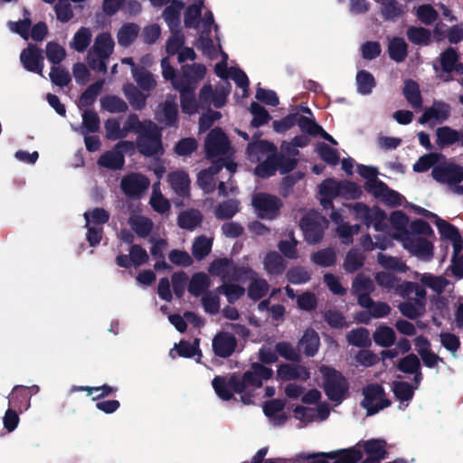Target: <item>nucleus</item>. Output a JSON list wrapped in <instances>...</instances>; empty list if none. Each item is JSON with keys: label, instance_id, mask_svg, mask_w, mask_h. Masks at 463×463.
<instances>
[{"label": "nucleus", "instance_id": "obj_5", "mask_svg": "<svg viewBox=\"0 0 463 463\" xmlns=\"http://www.w3.org/2000/svg\"><path fill=\"white\" fill-rule=\"evenodd\" d=\"M282 205V201L278 196L266 193H259L252 198V206L260 219H275Z\"/></svg>", "mask_w": 463, "mask_h": 463}, {"label": "nucleus", "instance_id": "obj_42", "mask_svg": "<svg viewBox=\"0 0 463 463\" xmlns=\"http://www.w3.org/2000/svg\"><path fill=\"white\" fill-rule=\"evenodd\" d=\"M139 28L137 24L128 23L123 24L117 33L118 43L121 46H129L137 37Z\"/></svg>", "mask_w": 463, "mask_h": 463}, {"label": "nucleus", "instance_id": "obj_26", "mask_svg": "<svg viewBox=\"0 0 463 463\" xmlns=\"http://www.w3.org/2000/svg\"><path fill=\"white\" fill-rule=\"evenodd\" d=\"M277 146L267 140H260L248 144L247 154L251 161H259L264 155L275 154Z\"/></svg>", "mask_w": 463, "mask_h": 463}, {"label": "nucleus", "instance_id": "obj_50", "mask_svg": "<svg viewBox=\"0 0 463 463\" xmlns=\"http://www.w3.org/2000/svg\"><path fill=\"white\" fill-rule=\"evenodd\" d=\"M311 260L321 267H331L336 262V254L334 249L326 248L314 252Z\"/></svg>", "mask_w": 463, "mask_h": 463}, {"label": "nucleus", "instance_id": "obj_38", "mask_svg": "<svg viewBox=\"0 0 463 463\" xmlns=\"http://www.w3.org/2000/svg\"><path fill=\"white\" fill-rule=\"evenodd\" d=\"M128 223L139 238L147 237L151 233L154 225L151 219L143 215L131 217Z\"/></svg>", "mask_w": 463, "mask_h": 463}, {"label": "nucleus", "instance_id": "obj_58", "mask_svg": "<svg viewBox=\"0 0 463 463\" xmlns=\"http://www.w3.org/2000/svg\"><path fill=\"white\" fill-rule=\"evenodd\" d=\"M213 387L216 394L223 401H230L232 397V388L230 386V379L228 382L222 376H215L213 380Z\"/></svg>", "mask_w": 463, "mask_h": 463}, {"label": "nucleus", "instance_id": "obj_27", "mask_svg": "<svg viewBox=\"0 0 463 463\" xmlns=\"http://www.w3.org/2000/svg\"><path fill=\"white\" fill-rule=\"evenodd\" d=\"M266 272L271 276L281 275L286 269V261L277 251L268 252L263 260Z\"/></svg>", "mask_w": 463, "mask_h": 463}, {"label": "nucleus", "instance_id": "obj_24", "mask_svg": "<svg viewBox=\"0 0 463 463\" xmlns=\"http://www.w3.org/2000/svg\"><path fill=\"white\" fill-rule=\"evenodd\" d=\"M203 216L197 209H189L179 213L177 224L181 229L194 231L203 222Z\"/></svg>", "mask_w": 463, "mask_h": 463}, {"label": "nucleus", "instance_id": "obj_32", "mask_svg": "<svg viewBox=\"0 0 463 463\" xmlns=\"http://www.w3.org/2000/svg\"><path fill=\"white\" fill-rule=\"evenodd\" d=\"M211 285V279L204 272L194 273L188 284V292L194 297H199L206 292Z\"/></svg>", "mask_w": 463, "mask_h": 463}, {"label": "nucleus", "instance_id": "obj_49", "mask_svg": "<svg viewBox=\"0 0 463 463\" xmlns=\"http://www.w3.org/2000/svg\"><path fill=\"white\" fill-rule=\"evenodd\" d=\"M346 340L349 345L357 347H368L371 345L369 332L364 327L353 329L346 335Z\"/></svg>", "mask_w": 463, "mask_h": 463}, {"label": "nucleus", "instance_id": "obj_61", "mask_svg": "<svg viewBox=\"0 0 463 463\" xmlns=\"http://www.w3.org/2000/svg\"><path fill=\"white\" fill-rule=\"evenodd\" d=\"M317 154L323 161L330 165H336L339 163L338 151L326 143L318 144Z\"/></svg>", "mask_w": 463, "mask_h": 463}, {"label": "nucleus", "instance_id": "obj_36", "mask_svg": "<svg viewBox=\"0 0 463 463\" xmlns=\"http://www.w3.org/2000/svg\"><path fill=\"white\" fill-rule=\"evenodd\" d=\"M364 400L361 402L363 408L366 409L368 414V409L374 407V401H378L381 396H385L383 387L378 383H370L363 390Z\"/></svg>", "mask_w": 463, "mask_h": 463}, {"label": "nucleus", "instance_id": "obj_59", "mask_svg": "<svg viewBox=\"0 0 463 463\" xmlns=\"http://www.w3.org/2000/svg\"><path fill=\"white\" fill-rule=\"evenodd\" d=\"M218 291L220 293H223L226 296L227 301L230 304L235 303L245 293V289L243 287L238 284H229L225 282L218 288Z\"/></svg>", "mask_w": 463, "mask_h": 463}, {"label": "nucleus", "instance_id": "obj_41", "mask_svg": "<svg viewBox=\"0 0 463 463\" xmlns=\"http://www.w3.org/2000/svg\"><path fill=\"white\" fill-rule=\"evenodd\" d=\"M80 391L87 392L89 396L97 392V395L93 396L92 400L99 401V400H101L105 397L111 395L112 393H115L118 391V389L116 387H112L108 384H103L101 386H97V387L73 385L70 390L71 392H80Z\"/></svg>", "mask_w": 463, "mask_h": 463}, {"label": "nucleus", "instance_id": "obj_12", "mask_svg": "<svg viewBox=\"0 0 463 463\" xmlns=\"http://www.w3.org/2000/svg\"><path fill=\"white\" fill-rule=\"evenodd\" d=\"M138 118H128L123 127H120V122L117 118H109L105 122L106 137L109 140H118L126 137L128 133H132V129L128 128L129 125L135 126Z\"/></svg>", "mask_w": 463, "mask_h": 463}, {"label": "nucleus", "instance_id": "obj_45", "mask_svg": "<svg viewBox=\"0 0 463 463\" xmlns=\"http://www.w3.org/2000/svg\"><path fill=\"white\" fill-rule=\"evenodd\" d=\"M376 284L385 289L388 292L396 291L401 278H398L394 274L387 271H378L374 275Z\"/></svg>", "mask_w": 463, "mask_h": 463}, {"label": "nucleus", "instance_id": "obj_28", "mask_svg": "<svg viewBox=\"0 0 463 463\" xmlns=\"http://www.w3.org/2000/svg\"><path fill=\"white\" fill-rule=\"evenodd\" d=\"M9 404L16 407L20 411L30 407L31 393L29 388L23 385L14 387L9 397Z\"/></svg>", "mask_w": 463, "mask_h": 463}, {"label": "nucleus", "instance_id": "obj_31", "mask_svg": "<svg viewBox=\"0 0 463 463\" xmlns=\"http://www.w3.org/2000/svg\"><path fill=\"white\" fill-rule=\"evenodd\" d=\"M103 112L119 114L127 112L128 107L124 99L115 95H106L100 99Z\"/></svg>", "mask_w": 463, "mask_h": 463}, {"label": "nucleus", "instance_id": "obj_57", "mask_svg": "<svg viewBox=\"0 0 463 463\" xmlns=\"http://www.w3.org/2000/svg\"><path fill=\"white\" fill-rule=\"evenodd\" d=\"M198 148V142L194 137L181 138L174 146V152L179 156H190Z\"/></svg>", "mask_w": 463, "mask_h": 463}, {"label": "nucleus", "instance_id": "obj_23", "mask_svg": "<svg viewBox=\"0 0 463 463\" xmlns=\"http://www.w3.org/2000/svg\"><path fill=\"white\" fill-rule=\"evenodd\" d=\"M122 90L134 109H141L146 106V99L149 96L148 92L143 91L132 83L124 84Z\"/></svg>", "mask_w": 463, "mask_h": 463}, {"label": "nucleus", "instance_id": "obj_7", "mask_svg": "<svg viewBox=\"0 0 463 463\" xmlns=\"http://www.w3.org/2000/svg\"><path fill=\"white\" fill-rule=\"evenodd\" d=\"M431 176L440 184H458L463 181V166L453 162L445 161L432 168Z\"/></svg>", "mask_w": 463, "mask_h": 463}, {"label": "nucleus", "instance_id": "obj_47", "mask_svg": "<svg viewBox=\"0 0 463 463\" xmlns=\"http://www.w3.org/2000/svg\"><path fill=\"white\" fill-rule=\"evenodd\" d=\"M213 241L204 235L198 236L192 246V253L197 260L205 259L212 250Z\"/></svg>", "mask_w": 463, "mask_h": 463}, {"label": "nucleus", "instance_id": "obj_44", "mask_svg": "<svg viewBox=\"0 0 463 463\" xmlns=\"http://www.w3.org/2000/svg\"><path fill=\"white\" fill-rule=\"evenodd\" d=\"M92 38L90 30L87 27L80 28L74 34L70 46L79 52L86 51Z\"/></svg>", "mask_w": 463, "mask_h": 463}, {"label": "nucleus", "instance_id": "obj_63", "mask_svg": "<svg viewBox=\"0 0 463 463\" xmlns=\"http://www.w3.org/2000/svg\"><path fill=\"white\" fill-rule=\"evenodd\" d=\"M275 350L278 354L286 360L298 363L301 360L300 354L294 349L288 342L281 341L276 344Z\"/></svg>", "mask_w": 463, "mask_h": 463}, {"label": "nucleus", "instance_id": "obj_18", "mask_svg": "<svg viewBox=\"0 0 463 463\" xmlns=\"http://www.w3.org/2000/svg\"><path fill=\"white\" fill-rule=\"evenodd\" d=\"M392 391L397 401L400 402L399 409L403 410L409 406L410 402L414 396V387L405 381H394L392 385Z\"/></svg>", "mask_w": 463, "mask_h": 463}, {"label": "nucleus", "instance_id": "obj_3", "mask_svg": "<svg viewBox=\"0 0 463 463\" xmlns=\"http://www.w3.org/2000/svg\"><path fill=\"white\" fill-rule=\"evenodd\" d=\"M323 389L327 398L336 403H341L346 397L349 383L343 373L335 368L322 366Z\"/></svg>", "mask_w": 463, "mask_h": 463}, {"label": "nucleus", "instance_id": "obj_20", "mask_svg": "<svg viewBox=\"0 0 463 463\" xmlns=\"http://www.w3.org/2000/svg\"><path fill=\"white\" fill-rule=\"evenodd\" d=\"M98 165L110 170H120L125 165V156L114 146L111 150L104 152L99 156Z\"/></svg>", "mask_w": 463, "mask_h": 463}, {"label": "nucleus", "instance_id": "obj_15", "mask_svg": "<svg viewBox=\"0 0 463 463\" xmlns=\"http://www.w3.org/2000/svg\"><path fill=\"white\" fill-rule=\"evenodd\" d=\"M278 377L281 381L301 380L306 382L310 377L307 367L299 364H280L277 370Z\"/></svg>", "mask_w": 463, "mask_h": 463}, {"label": "nucleus", "instance_id": "obj_62", "mask_svg": "<svg viewBox=\"0 0 463 463\" xmlns=\"http://www.w3.org/2000/svg\"><path fill=\"white\" fill-rule=\"evenodd\" d=\"M84 218L86 220V225L89 226L90 222H93L96 225H102L107 223L109 221L110 214L104 208H94L90 212H86L84 213Z\"/></svg>", "mask_w": 463, "mask_h": 463}, {"label": "nucleus", "instance_id": "obj_46", "mask_svg": "<svg viewBox=\"0 0 463 463\" xmlns=\"http://www.w3.org/2000/svg\"><path fill=\"white\" fill-rule=\"evenodd\" d=\"M278 170L276 163V153L269 154L266 159L258 164L254 169V174L260 178H269L273 176Z\"/></svg>", "mask_w": 463, "mask_h": 463}, {"label": "nucleus", "instance_id": "obj_6", "mask_svg": "<svg viewBox=\"0 0 463 463\" xmlns=\"http://www.w3.org/2000/svg\"><path fill=\"white\" fill-rule=\"evenodd\" d=\"M231 143L227 135L220 128H213L204 141L205 157L212 160L215 157L227 155Z\"/></svg>", "mask_w": 463, "mask_h": 463}, {"label": "nucleus", "instance_id": "obj_55", "mask_svg": "<svg viewBox=\"0 0 463 463\" xmlns=\"http://www.w3.org/2000/svg\"><path fill=\"white\" fill-rule=\"evenodd\" d=\"M269 286L264 279H253L248 288V296L252 300H260L265 297L269 291Z\"/></svg>", "mask_w": 463, "mask_h": 463}, {"label": "nucleus", "instance_id": "obj_22", "mask_svg": "<svg viewBox=\"0 0 463 463\" xmlns=\"http://www.w3.org/2000/svg\"><path fill=\"white\" fill-rule=\"evenodd\" d=\"M199 344V338H195L193 343L183 339L178 344H175L174 349L170 351V355L175 357L173 352L175 350L180 357L192 358L197 356L196 361L199 362L203 356Z\"/></svg>", "mask_w": 463, "mask_h": 463}, {"label": "nucleus", "instance_id": "obj_39", "mask_svg": "<svg viewBox=\"0 0 463 463\" xmlns=\"http://www.w3.org/2000/svg\"><path fill=\"white\" fill-rule=\"evenodd\" d=\"M240 211V202L237 199H228L220 203L215 208V216L219 220L232 219Z\"/></svg>", "mask_w": 463, "mask_h": 463}, {"label": "nucleus", "instance_id": "obj_33", "mask_svg": "<svg viewBox=\"0 0 463 463\" xmlns=\"http://www.w3.org/2000/svg\"><path fill=\"white\" fill-rule=\"evenodd\" d=\"M386 213L378 206H373L370 209V213L366 214L362 222L368 228L373 226L375 231L383 232L387 225L385 223Z\"/></svg>", "mask_w": 463, "mask_h": 463}, {"label": "nucleus", "instance_id": "obj_56", "mask_svg": "<svg viewBox=\"0 0 463 463\" xmlns=\"http://www.w3.org/2000/svg\"><path fill=\"white\" fill-rule=\"evenodd\" d=\"M357 90L362 95H368L375 86L373 76L366 71H360L356 75Z\"/></svg>", "mask_w": 463, "mask_h": 463}, {"label": "nucleus", "instance_id": "obj_17", "mask_svg": "<svg viewBox=\"0 0 463 463\" xmlns=\"http://www.w3.org/2000/svg\"><path fill=\"white\" fill-rule=\"evenodd\" d=\"M427 299L414 298L412 300H406L398 305L400 312L405 317L414 320L422 317L426 310Z\"/></svg>", "mask_w": 463, "mask_h": 463}, {"label": "nucleus", "instance_id": "obj_30", "mask_svg": "<svg viewBox=\"0 0 463 463\" xmlns=\"http://www.w3.org/2000/svg\"><path fill=\"white\" fill-rule=\"evenodd\" d=\"M412 293L415 294L416 298H425L427 296V291L423 286L412 281L401 280L395 294L406 300H412L414 298L411 297Z\"/></svg>", "mask_w": 463, "mask_h": 463}, {"label": "nucleus", "instance_id": "obj_14", "mask_svg": "<svg viewBox=\"0 0 463 463\" xmlns=\"http://www.w3.org/2000/svg\"><path fill=\"white\" fill-rule=\"evenodd\" d=\"M403 241L404 247L418 257L430 259L433 254V244L426 238L409 235Z\"/></svg>", "mask_w": 463, "mask_h": 463}, {"label": "nucleus", "instance_id": "obj_48", "mask_svg": "<svg viewBox=\"0 0 463 463\" xmlns=\"http://www.w3.org/2000/svg\"><path fill=\"white\" fill-rule=\"evenodd\" d=\"M378 263L387 270H393L400 273L407 271V265L402 262L400 259L389 255H385L382 252L377 255Z\"/></svg>", "mask_w": 463, "mask_h": 463}, {"label": "nucleus", "instance_id": "obj_34", "mask_svg": "<svg viewBox=\"0 0 463 463\" xmlns=\"http://www.w3.org/2000/svg\"><path fill=\"white\" fill-rule=\"evenodd\" d=\"M184 9V4L179 0H173L171 4L166 6L163 13V17L168 24L170 30L178 28L180 25V14Z\"/></svg>", "mask_w": 463, "mask_h": 463}, {"label": "nucleus", "instance_id": "obj_53", "mask_svg": "<svg viewBox=\"0 0 463 463\" xmlns=\"http://www.w3.org/2000/svg\"><path fill=\"white\" fill-rule=\"evenodd\" d=\"M421 368L420 360L415 354H409L399 360L397 364L398 371L411 374L416 373Z\"/></svg>", "mask_w": 463, "mask_h": 463}, {"label": "nucleus", "instance_id": "obj_8", "mask_svg": "<svg viewBox=\"0 0 463 463\" xmlns=\"http://www.w3.org/2000/svg\"><path fill=\"white\" fill-rule=\"evenodd\" d=\"M150 185L149 179L140 173H131L125 175L120 182L124 194L131 199L140 198Z\"/></svg>", "mask_w": 463, "mask_h": 463}, {"label": "nucleus", "instance_id": "obj_4", "mask_svg": "<svg viewBox=\"0 0 463 463\" xmlns=\"http://www.w3.org/2000/svg\"><path fill=\"white\" fill-rule=\"evenodd\" d=\"M299 226L305 240L308 243L316 244L322 241L328 221L318 212L311 210L302 216Z\"/></svg>", "mask_w": 463, "mask_h": 463}, {"label": "nucleus", "instance_id": "obj_29", "mask_svg": "<svg viewBox=\"0 0 463 463\" xmlns=\"http://www.w3.org/2000/svg\"><path fill=\"white\" fill-rule=\"evenodd\" d=\"M385 445L386 442L383 439H369L364 442L363 447L367 458L380 463L388 456Z\"/></svg>", "mask_w": 463, "mask_h": 463}, {"label": "nucleus", "instance_id": "obj_51", "mask_svg": "<svg viewBox=\"0 0 463 463\" xmlns=\"http://www.w3.org/2000/svg\"><path fill=\"white\" fill-rule=\"evenodd\" d=\"M390 57L400 62L402 61L407 55V43L402 38H392L388 46Z\"/></svg>", "mask_w": 463, "mask_h": 463}, {"label": "nucleus", "instance_id": "obj_1", "mask_svg": "<svg viewBox=\"0 0 463 463\" xmlns=\"http://www.w3.org/2000/svg\"><path fill=\"white\" fill-rule=\"evenodd\" d=\"M272 375V369L262 364L254 363L251 370L246 371L241 378L232 374L230 377V386L235 393L241 394V400L244 404L250 405L253 403L255 393L254 390H248V387L260 388L263 380H269Z\"/></svg>", "mask_w": 463, "mask_h": 463}, {"label": "nucleus", "instance_id": "obj_11", "mask_svg": "<svg viewBox=\"0 0 463 463\" xmlns=\"http://www.w3.org/2000/svg\"><path fill=\"white\" fill-rule=\"evenodd\" d=\"M236 346V337L228 332H219L213 339V350L218 357H230L234 353Z\"/></svg>", "mask_w": 463, "mask_h": 463}, {"label": "nucleus", "instance_id": "obj_64", "mask_svg": "<svg viewBox=\"0 0 463 463\" xmlns=\"http://www.w3.org/2000/svg\"><path fill=\"white\" fill-rule=\"evenodd\" d=\"M172 86L180 92V95L192 94L196 88L195 82L183 71L181 75L176 76L175 80H173Z\"/></svg>", "mask_w": 463, "mask_h": 463}, {"label": "nucleus", "instance_id": "obj_54", "mask_svg": "<svg viewBox=\"0 0 463 463\" xmlns=\"http://www.w3.org/2000/svg\"><path fill=\"white\" fill-rule=\"evenodd\" d=\"M104 80H99L89 86L81 94L79 99L80 107H89L95 101L97 96L101 92Z\"/></svg>", "mask_w": 463, "mask_h": 463}, {"label": "nucleus", "instance_id": "obj_37", "mask_svg": "<svg viewBox=\"0 0 463 463\" xmlns=\"http://www.w3.org/2000/svg\"><path fill=\"white\" fill-rule=\"evenodd\" d=\"M390 222L392 227L398 232L396 237L404 240L410 235L408 228L409 217L402 211L397 210L391 213Z\"/></svg>", "mask_w": 463, "mask_h": 463}, {"label": "nucleus", "instance_id": "obj_52", "mask_svg": "<svg viewBox=\"0 0 463 463\" xmlns=\"http://www.w3.org/2000/svg\"><path fill=\"white\" fill-rule=\"evenodd\" d=\"M381 14L386 20H394L404 14V6L397 0H383Z\"/></svg>", "mask_w": 463, "mask_h": 463}, {"label": "nucleus", "instance_id": "obj_16", "mask_svg": "<svg viewBox=\"0 0 463 463\" xmlns=\"http://www.w3.org/2000/svg\"><path fill=\"white\" fill-rule=\"evenodd\" d=\"M319 455L329 459H335L333 463H357L363 458V452L355 447L330 452H319Z\"/></svg>", "mask_w": 463, "mask_h": 463}, {"label": "nucleus", "instance_id": "obj_60", "mask_svg": "<svg viewBox=\"0 0 463 463\" xmlns=\"http://www.w3.org/2000/svg\"><path fill=\"white\" fill-rule=\"evenodd\" d=\"M373 281L363 273L357 274L352 282V291L354 294L373 292Z\"/></svg>", "mask_w": 463, "mask_h": 463}, {"label": "nucleus", "instance_id": "obj_21", "mask_svg": "<svg viewBox=\"0 0 463 463\" xmlns=\"http://www.w3.org/2000/svg\"><path fill=\"white\" fill-rule=\"evenodd\" d=\"M298 345L303 348L306 356L313 357L320 346V338L317 332L313 328L306 329Z\"/></svg>", "mask_w": 463, "mask_h": 463}, {"label": "nucleus", "instance_id": "obj_19", "mask_svg": "<svg viewBox=\"0 0 463 463\" xmlns=\"http://www.w3.org/2000/svg\"><path fill=\"white\" fill-rule=\"evenodd\" d=\"M168 182L174 192L181 197L190 195V179L184 171H175L168 175Z\"/></svg>", "mask_w": 463, "mask_h": 463}, {"label": "nucleus", "instance_id": "obj_25", "mask_svg": "<svg viewBox=\"0 0 463 463\" xmlns=\"http://www.w3.org/2000/svg\"><path fill=\"white\" fill-rule=\"evenodd\" d=\"M114 46L115 43L112 36L109 33H101L95 37L90 51L99 56L109 58L114 51Z\"/></svg>", "mask_w": 463, "mask_h": 463}, {"label": "nucleus", "instance_id": "obj_40", "mask_svg": "<svg viewBox=\"0 0 463 463\" xmlns=\"http://www.w3.org/2000/svg\"><path fill=\"white\" fill-rule=\"evenodd\" d=\"M374 343L382 347L392 346L396 340L394 330L387 326H380L373 334Z\"/></svg>", "mask_w": 463, "mask_h": 463}, {"label": "nucleus", "instance_id": "obj_13", "mask_svg": "<svg viewBox=\"0 0 463 463\" xmlns=\"http://www.w3.org/2000/svg\"><path fill=\"white\" fill-rule=\"evenodd\" d=\"M20 59L28 71L37 72L43 76V57L40 49L30 45L22 52Z\"/></svg>", "mask_w": 463, "mask_h": 463}, {"label": "nucleus", "instance_id": "obj_2", "mask_svg": "<svg viewBox=\"0 0 463 463\" xmlns=\"http://www.w3.org/2000/svg\"><path fill=\"white\" fill-rule=\"evenodd\" d=\"M132 133L137 135V151L146 157L162 156L165 149L162 143V131L158 126L151 120H137L135 126L129 125Z\"/></svg>", "mask_w": 463, "mask_h": 463}, {"label": "nucleus", "instance_id": "obj_43", "mask_svg": "<svg viewBox=\"0 0 463 463\" xmlns=\"http://www.w3.org/2000/svg\"><path fill=\"white\" fill-rule=\"evenodd\" d=\"M365 261V256L357 249H351L345 257L344 269L347 273L358 271Z\"/></svg>", "mask_w": 463, "mask_h": 463}, {"label": "nucleus", "instance_id": "obj_9", "mask_svg": "<svg viewBox=\"0 0 463 463\" xmlns=\"http://www.w3.org/2000/svg\"><path fill=\"white\" fill-rule=\"evenodd\" d=\"M209 272L213 276L222 277V280L229 279L231 272H232L235 279L241 278L252 272L250 268L239 267L233 263L232 259L220 258L214 260L209 266Z\"/></svg>", "mask_w": 463, "mask_h": 463}, {"label": "nucleus", "instance_id": "obj_10", "mask_svg": "<svg viewBox=\"0 0 463 463\" xmlns=\"http://www.w3.org/2000/svg\"><path fill=\"white\" fill-rule=\"evenodd\" d=\"M230 90L225 87L213 90L210 84L204 85L200 90L199 103L203 108L208 109L211 106L221 108L226 102V98Z\"/></svg>", "mask_w": 463, "mask_h": 463}, {"label": "nucleus", "instance_id": "obj_35", "mask_svg": "<svg viewBox=\"0 0 463 463\" xmlns=\"http://www.w3.org/2000/svg\"><path fill=\"white\" fill-rule=\"evenodd\" d=\"M132 77L137 87L143 91L150 93L156 86V80L153 74L144 68L134 69Z\"/></svg>", "mask_w": 463, "mask_h": 463}]
</instances>
